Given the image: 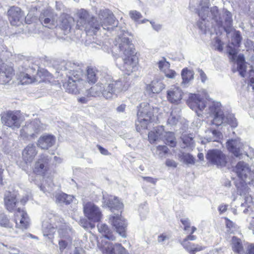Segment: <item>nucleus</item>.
Segmentation results:
<instances>
[{
	"label": "nucleus",
	"mask_w": 254,
	"mask_h": 254,
	"mask_svg": "<svg viewBox=\"0 0 254 254\" xmlns=\"http://www.w3.org/2000/svg\"><path fill=\"white\" fill-rule=\"evenodd\" d=\"M214 118L212 124L216 126H219L222 124H225L226 115L224 114V112H213Z\"/></svg>",
	"instance_id": "nucleus-37"
},
{
	"label": "nucleus",
	"mask_w": 254,
	"mask_h": 254,
	"mask_svg": "<svg viewBox=\"0 0 254 254\" xmlns=\"http://www.w3.org/2000/svg\"><path fill=\"white\" fill-rule=\"evenodd\" d=\"M37 71L32 68H26L24 71L17 74V79L21 84H31L37 81Z\"/></svg>",
	"instance_id": "nucleus-15"
},
{
	"label": "nucleus",
	"mask_w": 254,
	"mask_h": 254,
	"mask_svg": "<svg viewBox=\"0 0 254 254\" xmlns=\"http://www.w3.org/2000/svg\"><path fill=\"white\" fill-rule=\"evenodd\" d=\"M157 149L160 151L159 155L161 157H163L164 155L168 153L169 151L168 148L165 145H159L157 147Z\"/></svg>",
	"instance_id": "nucleus-53"
},
{
	"label": "nucleus",
	"mask_w": 254,
	"mask_h": 254,
	"mask_svg": "<svg viewBox=\"0 0 254 254\" xmlns=\"http://www.w3.org/2000/svg\"><path fill=\"white\" fill-rule=\"evenodd\" d=\"M50 159L48 156L45 154H41L39 156L38 160L35 164L34 172L38 175H43L47 170L46 164H48Z\"/></svg>",
	"instance_id": "nucleus-25"
},
{
	"label": "nucleus",
	"mask_w": 254,
	"mask_h": 254,
	"mask_svg": "<svg viewBox=\"0 0 254 254\" xmlns=\"http://www.w3.org/2000/svg\"><path fill=\"white\" fill-rule=\"evenodd\" d=\"M242 40L240 32L235 31L232 38L231 44L235 47H239Z\"/></svg>",
	"instance_id": "nucleus-42"
},
{
	"label": "nucleus",
	"mask_w": 254,
	"mask_h": 254,
	"mask_svg": "<svg viewBox=\"0 0 254 254\" xmlns=\"http://www.w3.org/2000/svg\"><path fill=\"white\" fill-rule=\"evenodd\" d=\"M14 74L12 67L3 63L0 59V84L8 83L12 79Z\"/></svg>",
	"instance_id": "nucleus-16"
},
{
	"label": "nucleus",
	"mask_w": 254,
	"mask_h": 254,
	"mask_svg": "<svg viewBox=\"0 0 254 254\" xmlns=\"http://www.w3.org/2000/svg\"><path fill=\"white\" fill-rule=\"evenodd\" d=\"M153 112H137V121L136 122V128L137 131L141 129L147 128L149 123L154 121Z\"/></svg>",
	"instance_id": "nucleus-12"
},
{
	"label": "nucleus",
	"mask_w": 254,
	"mask_h": 254,
	"mask_svg": "<svg viewBox=\"0 0 254 254\" xmlns=\"http://www.w3.org/2000/svg\"><path fill=\"white\" fill-rule=\"evenodd\" d=\"M68 242L65 241V240H61L59 242V245L60 247V249L61 251H63L68 245Z\"/></svg>",
	"instance_id": "nucleus-63"
},
{
	"label": "nucleus",
	"mask_w": 254,
	"mask_h": 254,
	"mask_svg": "<svg viewBox=\"0 0 254 254\" xmlns=\"http://www.w3.org/2000/svg\"><path fill=\"white\" fill-rule=\"evenodd\" d=\"M152 109L149 104L147 103H142L140 104V109L139 111H150Z\"/></svg>",
	"instance_id": "nucleus-54"
},
{
	"label": "nucleus",
	"mask_w": 254,
	"mask_h": 254,
	"mask_svg": "<svg viewBox=\"0 0 254 254\" xmlns=\"http://www.w3.org/2000/svg\"><path fill=\"white\" fill-rule=\"evenodd\" d=\"M0 225L1 226L5 227H11V225L9 223V220L4 215H1L0 216Z\"/></svg>",
	"instance_id": "nucleus-50"
},
{
	"label": "nucleus",
	"mask_w": 254,
	"mask_h": 254,
	"mask_svg": "<svg viewBox=\"0 0 254 254\" xmlns=\"http://www.w3.org/2000/svg\"><path fill=\"white\" fill-rule=\"evenodd\" d=\"M246 254H254V244H247L246 247Z\"/></svg>",
	"instance_id": "nucleus-59"
},
{
	"label": "nucleus",
	"mask_w": 254,
	"mask_h": 254,
	"mask_svg": "<svg viewBox=\"0 0 254 254\" xmlns=\"http://www.w3.org/2000/svg\"><path fill=\"white\" fill-rule=\"evenodd\" d=\"M59 26L64 30H69L74 23V19L68 15L62 14L58 20Z\"/></svg>",
	"instance_id": "nucleus-29"
},
{
	"label": "nucleus",
	"mask_w": 254,
	"mask_h": 254,
	"mask_svg": "<svg viewBox=\"0 0 254 254\" xmlns=\"http://www.w3.org/2000/svg\"><path fill=\"white\" fill-rule=\"evenodd\" d=\"M107 79L103 78L100 83L91 87L89 90L86 91L87 95L89 97L99 96L101 94L103 96L104 90H108V88H107Z\"/></svg>",
	"instance_id": "nucleus-21"
},
{
	"label": "nucleus",
	"mask_w": 254,
	"mask_h": 254,
	"mask_svg": "<svg viewBox=\"0 0 254 254\" xmlns=\"http://www.w3.org/2000/svg\"><path fill=\"white\" fill-rule=\"evenodd\" d=\"M97 227L99 232L103 236V238L102 239L101 243H102V240L107 241L106 239H108L110 241H115L116 237L113 234L111 230L109 229L106 224H98L97 225ZM100 246H101V243H100Z\"/></svg>",
	"instance_id": "nucleus-28"
},
{
	"label": "nucleus",
	"mask_w": 254,
	"mask_h": 254,
	"mask_svg": "<svg viewBox=\"0 0 254 254\" xmlns=\"http://www.w3.org/2000/svg\"><path fill=\"white\" fill-rule=\"evenodd\" d=\"M181 75L183 79L182 84L184 85L187 84L193 78V71L187 68H184L182 70Z\"/></svg>",
	"instance_id": "nucleus-38"
},
{
	"label": "nucleus",
	"mask_w": 254,
	"mask_h": 254,
	"mask_svg": "<svg viewBox=\"0 0 254 254\" xmlns=\"http://www.w3.org/2000/svg\"><path fill=\"white\" fill-rule=\"evenodd\" d=\"M245 201L244 203H242L241 207H246V208L244 210V213H247L248 211V208L251 206V204L252 202V198L249 195H246L244 197Z\"/></svg>",
	"instance_id": "nucleus-45"
},
{
	"label": "nucleus",
	"mask_w": 254,
	"mask_h": 254,
	"mask_svg": "<svg viewBox=\"0 0 254 254\" xmlns=\"http://www.w3.org/2000/svg\"><path fill=\"white\" fill-rule=\"evenodd\" d=\"M57 14L50 9L43 10L39 16V20L43 26L49 28H54L59 25Z\"/></svg>",
	"instance_id": "nucleus-9"
},
{
	"label": "nucleus",
	"mask_w": 254,
	"mask_h": 254,
	"mask_svg": "<svg viewBox=\"0 0 254 254\" xmlns=\"http://www.w3.org/2000/svg\"><path fill=\"white\" fill-rule=\"evenodd\" d=\"M107 76V88H108V90H104L103 92V96L106 99H111L114 95H116L121 92L126 91L128 89L129 86V81L125 78L117 81H112L110 76L109 75Z\"/></svg>",
	"instance_id": "nucleus-4"
},
{
	"label": "nucleus",
	"mask_w": 254,
	"mask_h": 254,
	"mask_svg": "<svg viewBox=\"0 0 254 254\" xmlns=\"http://www.w3.org/2000/svg\"><path fill=\"white\" fill-rule=\"evenodd\" d=\"M133 47L126 34H124L122 36H119L116 39L115 47L113 50V53L118 50L119 55H122L124 63L120 68L128 75L138 69V58L134 54Z\"/></svg>",
	"instance_id": "nucleus-1"
},
{
	"label": "nucleus",
	"mask_w": 254,
	"mask_h": 254,
	"mask_svg": "<svg viewBox=\"0 0 254 254\" xmlns=\"http://www.w3.org/2000/svg\"><path fill=\"white\" fill-rule=\"evenodd\" d=\"M66 72L68 80L63 83V86L69 93L76 94L87 85V82L84 80L85 75L81 64L68 63L66 64Z\"/></svg>",
	"instance_id": "nucleus-2"
},
{
	"label": "nucleus",
	"mask_w": 254,
	"mask_h": 254,
	"mask_svg": "<svg viewBox=\"0 0 254 254\" xmlns=\"http://www.w3.org/2000/svg\"><path fill=\"white\" fill-rule=\"evenodd\" d=\"M203 94L199 93H190L187 101L188 106L192 110L197 111V110L202 111L206 107V104L204 98H206L207 93L205 91H203Z\"/></svg>",
	"instance_id": "nucleus-8"
},
{
	"label": "nucleus",
	"mask_w": 254,
	"mask_h": 254,
	"mask_svg": "<svg viewBox=\"0 0 254 254\" xmlns=\"http://www.w3.org/2000/svg\"><path fill=\"white\" fill-rule=\"evenodd\" d=\"M184 248L189 252L190 254H195L196 252L204 250L205 247L197 244L189 243V246L185 245Z\"/></svg>",
	"instance_id": "nucleus-39"
},
{
	"label": "nucleus",
	"mask_w": 254,
	"mask_h": 254,
	"mask_svg": "<svg viewBox=\"0 0 254 254\" xmlns=\"http://www.w3.org/2000/svg\"><path fill=\"white\" fill-rule=\"evenodd\" d=\"M206 133V137L205 139L207 142L218 141L222 136L221 133L216 129L209 130Z\"/></svg>",
	"instance_id": "nucleus-35"
},
{
	"label": "nucleus",
	"mask_w": 254,
	"mask_h": 254,
	"mask_svg": "<svg viewBox=\"0 0 254 254\" xmlns=\"http://www.w3.org/2000/svg\"><path fill=\"white\" fill-rule=\"evenodd\" d=\"M225 124L229 125L232 127L235 128L238 126V122L237 119L234 115L231 114H227L226 115Z\"/></svg>",
	"instance_id": "nucleus-40"
},
{
	"label": "nucleus",
	"mask_w": 254,
	"mask_h": 254,
	"mask_svg": "<svg viewBox=\"0 0 254 254\" xmlns=\"http://www.w3.org/2000/svg\"><path fill=\"white\" fill-rule=\"evenodd\" d=\"M101 247L104 254H129L126 249L119 243L113 245L111 243L102 240Z\"/></svg>",
	"instance_id": "nucleus-11"
},
{
	"label": "nucleus",
	"mask_w": 254,
	"mask_h": 254,
	"mask_svg": "<svg viewBox=\"0 0 254 254\" xmlns=\"http://www.w3.org/2000/svg\"><path fill=\"white\" fill-rule=\"evenodd\" d=\"M228 151L235 157H239L242 154L243 144L239 138L228 140L226 142Z\"/></svg>",
	"instance_id": "nucleus-19"
},
{
	"label": "nucleus",
	"mask_w": 254,
	"mask_h": 254,
	"mask_svg": "<svg viewBox=\"0 0 254 254\" xmlns=\"http://www.w3.org/2000/svg\"><path fill=\"white\" fill-rule=\"evenodd\" d=\"M79 243L78 240L74 242L73 245L75 248L71 254H85V251L81 248L78 247V244Z\"/></svg>",
	"instance_id": "nucleus-48"
},
{
	"label": "nucleus",
	"mask_w": 254,
	"mask_h": 254,
	"mask_svg": "<svg viewBox=\"0 0 254 254\" xmlns=\"http://www.w3.org/2000/svg\"><path fill=\"white\" fill-rule=\"evenodd\" d=\"M227 50L229 55L232 56V60H233L237 53L236 49L235 48H231L230 46H228Z\"/></svg>",
	"instance_id": "nucleus-64"
},
{
	"label": "nucleus",
	"mask_w": 254,
	"mask_h": 254,
	"mask_svg": "<svg viewBox=\"0 0 254 254\" xmlns=\"http://www.w3.org/2000/svg\"><path fill=\"white\" fill-rule=\"evenodd\" d=\"M205 157L208 163L218 167H224L227 163L226 155L219 149L209 150Z\"/></svg>",
	"instance_id": "nucleus-7"
},
{
	"label": "nucleus",
	"mask_w": 254,
	"mask_h": 254,
	"mask_svg": "<svg viewBox=\"0 0 254 254\" xmlns=\"http://www.w3.org/2000/svg\"><path fill=\"white\" fill-rule=\"evenodd\" d=\"M8 19L13 26H19L22 22L25 15L21 9L18 7L12 6L7 11Z\"/></svg>",
	"instance_id": "nucleus-13"
},
{
	"label": "nucleus",
	"mask_w": 254,
	"mask_h": 254,
	"mask_svg": "<svg viewBox=\"0 0 254 254\" xmlns=\"http://www.w3.org/2000/svg\"><path fill=\"white\" fill-rule=\"evenodd\" d=\"M56 140V137L54 135H44L39 138L37 145L42 149H48L54 145Z\"/></svg>",
	"instance_id": "nucleus-26"
},
{
	"label": "nucleus",
	"mask_w": 254,
	"mask_h": 254,
	"mask_svg": "<svg viewBox=\"0 0 254 254\" xmlns=\"http://www.w3.org/2000/svg\"><path fill=\"white\" fill-rule=\"evenodd\" d=\"M14 221L16 226L22 229H26L29 222V219L26 212L18 208L14 214Z\"/></svg>",
	"instance_id": "nucleus-18"
},
{
	"label": "nucleus",
	"mask_w": 254,
	"mask_h": 254,
	"mask_svg": "<svg viewBox=\"0 0 254 254\" xmlns=\"http://www.w3.org/2000/svg\"><path fill=\"white\" fill-rule=\"evenodd\" d=\"M109 221L121 236L123 238L126 237L127 224L123 218L119 215H114L110 218Z\"/></svg>",
	"instance_id": "nucleus-14"
},
{
	"label": "nucleus",
	"mask_w": 254,
	"mask_h": 254,
	"mask_svg": "<svg viewBox=\"0 0 254 254\" xmlns=\"http://www.w3.org/2000/svg\"><path fill=\"white\" fill-rule=\"evenodd\" d=\"M97 70L93 67H88L86 70L87 83H94L97 80Z\"/></svg>",
	"instance_id": "nucleus-33"
},
{
	"label": "nucleus",
	"mask_w": 254,
	"mask_h": 254,
	"mask_svg": "<svg viewBox=\"0 0 254 254\" xmlns=\"http://www.w3.org/2000/svg\"><path fill=\"white\" fill-rule=\"evenodd\" d=\"M213 46L214 47L216 50H217L219 51H222L223 48V43L221 41V40L218 38H216L214 39L213 42Z\"/></svg>",
	"instance_id": "nucleus-49"
},
{
	"label": "nucleus",
	"mask_w": 254,
	"mask_h": 254,
	"mask_svg": "<svg viewBox=\"0 0 254 254\" xmlns=\"http://www.w3.org/2000/svg\"><path fill=\"white\" fill-rule=\"evenodd\" d=\"M165 88L162 81L158 79L153 80L146 86V90L149 93H157L161 92Z\"/></svg>",
	"instance_id": "nucleus-31"
},
{
	"label": "nucleus",
	"mask_w": 254,
	"mask_h": 254,
	"mask_svg": "<svg viewBox=\"0 0 254 254\" xmlns=\"http://www.w3.org/2000/svg\"><path fill=\"white\" fill-rule=\"evenodd\" d=\"M231 245L232 247V250L234 253L239 254H246V250L244 249V247L247 246L244 244L241 239L237 238V237L233 236L231 240Z\"/></svg>",
	"instance_id": "nucleus-27"
},
{
	"label": "nucleus",
	"mask_w": 254,
	"mask_h": 254,
	"mask_svg": "<svg viewBox=\"0 0 254 254\" xmlns=\"http://www.w3.org/2000/svg\"><path fill=\"white\" fill-rule=\"evenodd\" d=\"M208 107L210 111H219L221 110V104L219 102L209 101Z\"/></svg>",
	"instance_id": "nucleus-43"
},
{
	"label": "nucleus",
	"mask_w": 254,
	"mask_h": 254,
	"mask_svg": "<svg viewBox=\"0 0 254 254\" xmlns=\"http://www.w3.org/2000/svg\"><path fill=\"white\" fill-rule=\"evenodd\" d=\"M183 141L184 145L182 146V147L185 148V146L190 145L192 144V138L190 137H186L183 138Z\"/></svg>",
	"instance_id": "nucleus-61"
},
{
	"label": "nucleus",
	"mask_w": 254,
	"mask_h": 254,
	"mask_svg": "<svg viewBox=\"0 0 254 254\" xmlns=\"http://www.w3.org/2000/svg\"><path fill=\"white\" fill-rule=\"evenodd\" d=\"M103 203L112 211L114 210H120L123 207V204L116 196H105L103 195Z\"/></svg>",
	"instance_id": "nucleus-23"
},
{
	"label": "nucleus",
	"mask_w": 254,
	"mask_h": 254,
	"mask_svg": "<svg viewBox=\"0 0 254 254\" xmlns=\"http://www.w3.org/2000/svg\"><path fill=\"white\" fill-rule=\"evenodd\" d=\"M158 64L160 70L163 72L166 71L170 67L169 63L167 62L166 59L164 58H163L159 61Z\"/></svg>",
	"instance_id": "nucleus-46"
},
{
	"label": "nucleus",
	"mask_w": 254,
	"mask_h": 254,
	"mask_svg": "<svg viewBox=\"0 0 254 254\" xmlns=\"http://www.w3.org/2000/svg\"><path fill=\"white\" fill-rule=\"evenodd\" d=\"M35 124V123H33L29 125L26 127L23 128L21 130L22 133L24 131L26 133L27 135H29L32 134V131L31 130V128H33V126Z\"/></svg>",
	"instance_id": "nucleus-57"
},
{
	"label": "nucleus",
	"mask_w": 254,
	"mask_h": 254,
	"mask_svg": "<svg viewBox=\"0 0 254 254\" xmlns=\"http://www.w3.org/2000/svg\"><path fill=\"white\" fill-rule=\"evenodd\" d=\"M196 239V237L194 235H193L191 234H190L188 236L186 237L185 239L182 242V245L185 248V246H189V242H188V241H194Z\"/></svg>",
	"instance_id": "nucleus-51"
},
{
	"label": "nucleus",
	"mask_w": 254,
	"mask_h": 254,
	"mask_svg": "<svg viewBox=\"0 0 254 254\" xmlns=\"http://www.w3.org/2000/svg\"><path fill=\"white\" fill-rule=\"evenodd\" d=\"M233 171L237 176L246 184H251L253 181L254 171L252 172L249 165L244 161L239 162L234 168Z\"/></svg>",
	"instance_id": "nucleus-6"
},
{
	"label": "nucleus",
	"mask_w": 254,
	"mask_h": 254,
	"mask_svg": "<svg viewBox=\"0 0 254 254\" xmlns=\"http://www.w3.org/2000/svg\"><path fill=\"white\" fill-rule=\"evenodd\" d=\"M129 15L131 19L135 21H137L142 17L141 13L135 10H130L129 12Z\"/></svg>",
	"instance_id": "nucleus-47"
},
{
	"label": "nucleus",
	"mask_w": 254,
	"mask_h": 254,
	"mask_svg": "<svg viewBox=\"0 0 254 254\" xmlns=\"http://www.w3.org/2000/svg\"><path fill=\"white\" fill-rule=\"evenodd\" d=\"M166 165L168 167L176 168L178 164L174 160L168 159L166 161Z\"/></svg>",
	"instance_id": "nucleus-62"
},
{
	"label": "nucleus",
	"mask_w": 254,
	"mask_h": 254,
	"mask_svg": "<svg viewBox=\"0 0 254 254\" xmlns=\"http://www.w3.org/2000/svg\"><path fill=\"white\" fill-rule=\"evenodd\" d=\"M99 19L103 29H108L107 26L114 24L115 17L109 9L100 10L99 13Z\"/></svg>",
	"instance_id": "nucleus-20"
},
{
	"label": "nucleus",
	"mask_w": 254,
	"mask_h": 254,
	"mask_svg": "<svg viewBox=\"0 0 254 254\" xmlns=\"http://www.w3.org/2000/svg\"><path fill=\"white\" fill-rule=\"evenodd\" d=\"M252 63L251 66H249V69L248 72V67L247 64L245 62L244 56L243 55H239L237 57V64L240 74L243 77L248 74V85L252 87L253 90H254V70L253 69L254 68V58L252 61Z\"/></svg>",
	"instance_id": "nucleus-5"
},
{
	"label": "nucleus",
	"mask_w": 254,
	"mask_h": 254,
	"mask_svg": "<svg viewBox=\"0 0 254 254\" xmlns=\"http://www.w3.org/2000/svg\"><path fill=\"white\" fill-rule=\"evenodd\" d=\"M37 153L38 150L36 145L30 143L22 151V159L26 164L29 165L33 162Z\"/></svg>",
	"instance_id": "nucleus-17"
},
{
	"label": "nucleus",
	"mask_w": 254,
	"mask_h": 254,
	"mask_svg": "<svg viewBox=\"0 0 254 254\" xmlns=\"http://www.w3.org/2000/svg\"><path fill=\"white\" fill-rule=\"evenodd\" d=\"M76 15L78 17L76 26L78 29H84L86 32H91L94 34L100 29L101 24L96 19L92 18L90 22L88 21L89 16L86 10L81 9L78 10Z\"/></svg>",
	"instance_id": "nucleus-3"
},
{
	"label": "nucleus",
	"mask_w": 254,
	"mask_h": 254,
	"mask_svg": "<svg viewBox=\"0 0 254 254\" xmlns=\"http://www.w3.org/2000/svg\"><path fill=\"white\" fill-rule=\"evenodd\" d=\"M183 92L178 86H173L167 91V99L172 103H180L183 97Z\"/></svg>",
	"instance_id": "nucleus-22"
},
{
	"label": "nucleus",
	"mask_w": 254,
	"mask_h": 254,
	"mask_svg": "<svg viewBox=\"0 0 254 254\" xmlns=\"http://www.w3.org/2000/svg\"><path fill=\"white\" fill-rule=\"evenodd\" d=\"M164 73H165L166 77L170 78H174L176 75V72L173 70L170 69V68L168 69Z\"/></svg>",
	"instance_id": "nucleus-60"
},
{
	"label": "nucleus",
	"mask_w": 254,
	"mask_h": 254,
	"mask_svg": "<svg viewBox=\"0 0 254 254\" xmlns=\"http://www.w3.org/2000/svg\"><path fill=\"white\" fill-rule=\"evenodd\" d=\"M1 121L6 126L13 128L19 127L21 123V120L13 112H8L6 117L2 116Z\"/></svg>",
	"instance_id": "nucleus-24"
},
{
	"label": "nucleus",
	"mask_w": 254,
	"mask_h": 254,
	"mask_svg": "<svg viewBox=\"0 0 254 254\" xmlns=\"http://www.w3.org/2000/svg\"><path fill=\"white\" fill-rule=\"evenodd\" d=\"M56 227H58L60 236L67 239L69 242H71L70 238L73 234L72 229L65 223L62 224L59 226H56Z\"/></svg>",
	"instance_id": "nucleus-30"
},
{
	"label": "nucleus",
	"mask_w": 254,
	"mask_h": 254,
	"mask_svg": "<svg viewBox=\"0 0 254 254\" xmlns=\"http://www.w3.org/2000/svg\"><path fill=\"white\" fill-rule=\"evenodd\" d=\"M178 157L180 161L186 164L193 165L195 163L194 158L190 153L181 151L178 154Z\"/></svg>",
	"instance_id": "nucleus-36"
},
{
	"label": "nucleus",
	"mask_w": 254,
	"mask_h": 254,
	"mask_svg": "<svg viewBox=\"0 0 254 254\" xmlns=\"http://www.w3.org/2000/svg\"><path fill=\"white\" fill-rule=\"evenodd\" d=\"M181 222L184 226V230L185 231H187L188 228L190 227V219L188 218L181 219Z\"/></svg>",
	"instance_id": "nucleus-56"
},
{
	"label": "nucleus",
	"mask_w": 254,
	"mask_h": 254,
	"mask_svg": "<svg viewBox=\"0 0 254 254\" xmlns=\"http://www.w3.org/2000/svg\"><path fill=\"white\" fill-rule=\"evenodd\" d=\"M180 117L177 115V112H171L170 116L168 119V123L171 126H174L178 123Z\"/></svg>",
	"instance_id": "nucleus-44"
},
{
	"label": "nucleus",
	"mask_w": 254,
	"mask_h": 254,
	"mask_svg": "<svg viewBox=\"0 0 254 254\" xmlns=\"http://www.w3.org/2000/svg\"><path fill=\"white\" fill-rule=\"evenodd\" d=\"M56 201L59 203H65L68 204L72 201L73 196L70 195H67L64 193H57L56 196Z\"/></svg>",
	"instance_id": "nucleus-34"
},
{
	"label": "nucleus",
	"mask_w": 254,
	"mask_h": 254,
	"mask_svg": "<svg viewBox=\"0 0 254 254\" xmlns=\"http://www.w3.org/2000/svg\"><path fill=\"white\" fill-rule=\"evenodd\" d=\"M83 211L85 216L94 222H98L102 218V214L100 208L91 202L83 205Z\"/></svg>",
	"instance_id": "nucleus-10"
},
{
	"label": "nucleus",
	"mask_w": 254,
	"mask_h": 254,
	"mask_svg": "<svg viewBox=\"0 0 254 254\" xmlns=\"http://www.w3.org/2000/svg\"><path fill=\"white\" fill-rule=\"evenodd\" d=\"M4 200L6 209L9 211L13 210L16 203L15 195L8 192L5 194Z\"/></svg>",
	"instance_id": "nucleus-32"
},
{
	"label": "nucleus",
	"mask_w": 254,
	"mask_h": 254,
	"mask_svg": "<svg viewBox=\"0 0 254 254\" xmlns=\"http://www.w3.org/2000/svg\"><path fill=\"white\" fill-rule=\"evenodd\" d=\"M169 239V237L165 234H162L158 236L157 241L159 243L164 244L167 240Z\"/></svg>",
	"instance_id": "nucleus-58"
},
{
	"label": "nucleus",
	"mask_w": 254,
	"mask_h": 254,
	"mask_svg": "<svg viewBox=\"0 0 254 254\" xmlns=\"http://www.w3.org/2000/svg\"><path fill=\"white\" fill-rule=\"evenodd\" d=\"M164 136L166 138V143L171 147H174L176 145L175 141V136L173 133L171 132H165Z\"/></svg>",
	"instance_id": "nucleus-41"
},
{
	"label": "nucleus",
	"mask_w": 254,
	"mask_h": 254,
	"mask_svg": "<svg viewBox=\"0 0 254 254\" xmlns=\"http://www.w3.org/2000/svg\"><path fill=\"white\" fill-rule=\"evenodd\" d=\"M158 138L154 130L148 133V139L150 143H154Z\"/></svg>",
	"instance_id": "nucleus-55"
},
{
	"label": "nucleus",
	"mask_w": 254,
	"mask_h": 254,
	"mask_svg": "<svg viewBox=\"0 0 254 254\" xmlns=\"http://www.w3.org/2000/svg\"><path fill=\"white\" fill-rule=\"evenodd\" d=\"M154 131L159 138H161L163 136H164V133H165L163 126H158L156 127Z\"/></svg>",
	"instance_id": "nucleus-52"
}]
</instances>
